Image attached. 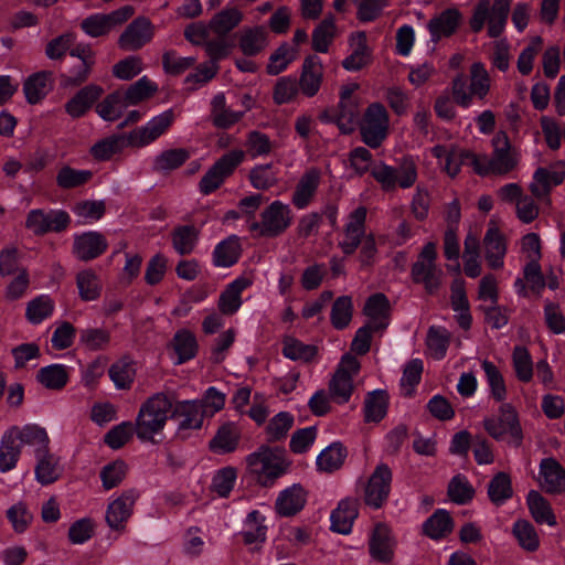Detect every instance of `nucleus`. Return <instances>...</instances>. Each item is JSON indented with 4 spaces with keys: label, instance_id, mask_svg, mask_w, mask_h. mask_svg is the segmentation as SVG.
Segmentation results:
<instances>
[{
    "label": "nucleus",
    "instance_id": "52",
    "mask_svg": "<svg viewBox=\"0 0 565 565\" xmlns=\"http://www.w3.org/2000/svg\"><path fill=\"white\" fill-rule=\"evenodd\" d=\"M36 377L43 386L50 390H61L68 381L66 367L62 364L42 367Z\"/></svg>",
    "mask_w": 565,
    "mask_h": 565
},
{
    "label": "nucleus",
    "instance_id": "58",
    "mask_svg": "<svg viewBox=\"0 0 565 565\" xmlns=\"http://www.w3.org/2000/svg\"><path fill=\"white\" fill-rule=\"evenodd\" d=\"M353 303L349 296L339 297L331 308V323L335 329H344L352 319Z\"/></svg>",
    "mask_w": 565,
    "mask_h": 565
},
{
    "label": "nucleus",
    "instance_id": "5",
    "mask_svg": "<svg viewBox=\"0 0 565 565\" xmlns=\"http://www.w3.org/2000/svg\"><path fill=\"white\" fill-rule=\"evenodd\" d=\"M487 433L497 440H505L519 447L523 439L522 428L516 409L510 403H503L499 407L498 416H489L483 419Z\"/></svg>",
    "mask_w": 565,
    "mask_h": 565
},
{
    "label": "nucleus",
    "instance_id": "26",
    "mask_svg": "<svg viewBox=\"0 0 565 565\" xmlns=\"http://www.w3.org/2000/svg\"><path fill=\"white\" fill-rule=\"evenodd\" d=\"M35 460L34 477L40 484H51L62 476L63 466L60 458L50 449L36 456Z\"/></svg>",
    "mask_w": 565,
    "mask_h": 565
},
{
    "label": "nucleus",
    "instance_id": "39",
    "mask_svg": "<svg viewBox=\"0 0 565 565\" xmlns=\"http://www.w3.org/2000/svg\"><path fill=\"white\" fill-rule=\"evenodd\" d=\"M52 87V73L38 72L24 82L23 90L30 104L39 103Z\"/></svg>",
    "mask_w": 565,
    "mask_h": 565
},
{
    "label": "nucleus",
    "instance_id": "14",
    "mask_svg": "<svg viewBox=\"0 0 565 565\" xmlns=\"http://www.w3.org/2000/svg\"><path fill=\"white\" fill-rule=\"evenodd\" d=\"M174 118V111L167 109L151 118L146 125L131 130L129 139L132 148H141L153 142L169 129Z\"/></svg>",
    "mask_w": 565,
    "mask_h": 565
},
{
    "label": "nucleus",
    "instance_id": "11",
    "mask_svg": "<svg viewBox=\"0 0 565 565\" xmlns=\"http://www.w3.org/2000/svg\"><path fill=\"white\" fill-rule=\"evenodd\" d=\"M139 498L135 489L122 491L118 495H113L107 504L105 520L107 525L118 533H124L127 523L134 513V508Z\"/></svg>",
    "mask_w": 565,
    "mask_h": 565
},
{
    "label": "nucleus",
    "instance_id": "20",
    "mask_svg": "<svg viewBox=\"0 0 565 565\" xmlns=\"http://www.w3.org/2000/svg\"><path fill=\"white\" fill-rule=\"evenodd\" d=\"M537 480L541 488L547 493L565 492V469L552 457L541 461Z\"/></svg>",
    "mask_w": 565,
    "mask_h": 565
},
{
    "label": "nucleus",
    "instance_id": "40",
    "mask_svg": "<svg viewBox=\"0 0 565 565\" xmlns=\"http://www.w3.org/2000/svg\"><path fill=\"white\" fill-rule=\"evenodd\" d=\"M526 502L531 515L537 523H545L550 526H555L557 524L556 516L550 502L541 493L535 490L530 491Z\"/></svg>",
    "mask_w": 565,
    "mask_h": 565
},
{
    "label": "nucleus",
    "instance_id": "30",
    "mask_svg": "<svg viewBox=\"0 0 565 565\" xmlns=\"http://www.w3.org/2000/svg\"><path fill=\"white\" fill-rule=\"evenodd\" d=\"M102 94L103 88L100 86L87 85L66 103L65 110L73 118L82 117Z\"/></svg>",
    "mask_w": 565,
    "mask_h": 565
},
{
    "label": "nucleus",
    "instance_id": "13",
    "mask_svg": "<svg viewBox=\"0 0 565 565\" xmlns=\"http://www.w3.org/2000/svg\"><path fill=\"white\" fill-rule=\"evenodd\" d=\"M70 222V215L65 211L34 209L26 215L25 227L34 235H44L65 230Z\"/></svg>",
    "mask_w": 565,
    "mask_h": 565
},
{
    "label": "nucleus",
    "instance_id": "22",
    "mask_svg": "<svg viewBox=\"0 0 565 565\" xmlns=\"http://www.w3.org/2000/svg\"><path fill=\"white\" fill-rule=\"evenodd\" d=\"M106 238L98 232L89 231L74 236L73 253L81 260L97 258L107 249Z\"/></svg>",
    "mask_w": 565,
    "mask_h": 565
},
{
    "label": "nucleus",
    "instance_id": "46",
    "mask_svg": "<svg viewBox=\"0 0 565 565\" xmlns=\"http://www.w3.org/2000/svg\"><path fill=\"white\" fill-rule=\"evenodd\" d=\"M212 120L216 127L228 128L236 124L243 116V111H234L226 107L225 96L217 94L212 100Z\"/></svg>",
    "mask_w": 565,
    "mask_h": 565
},
{
    "label": "nucleus",
    "instance_id": "7",
    "mask_svg": "<svg viewBox=\"0 0 565 565\" xmlns=\"http://www.w3.org/2000/svg\"><path fill=\"white\" fill-rule=\"evenodd\" d=\"M361 369L360 361L351 355L344 354L338 364V367L329 382V392L332 401L337 404L349 402L353 393V380Z\"/></svg>",
    "mask_w": 565,
    "mask_h": 565
},
{
    "label": "nucleus",
    "instance_id": "27",
    "mask_svg": "<svg viewBox=\"0 0 565 565\" xmlns=\"http://www.w3.org/2000/svg\"><path fill=\"white\" fill-rule=\"evenodd\" d=\"M269 32L264 25L244 28L238 36V45L244 55L253 56L268 45Z\"/></svg>",
    "mask_w": 565,
    "mask_h": 565
},
{
    "label": "nucleus",
    "instance_id": "2",
    "mask_svg": "<svg viewBox=\"0 0 565 565\" xmlns=\"http://www.w3.org/2000/svg\"><path fill=\"white\" fill-rule=\"evenodd\" d=\"M172 408L170 398L156 394L140 407L136 418V434L142 441H154V437L163 430Z\"/></svg>",
    "mask_w": 565,
    "mask_h": 565
},
{
    "label": "nucleus",
    "instance_id": "6",
    "mask_svg": "<svg viewBox=\"0 0 565 565\" xmlns=\"http://www.w3.org/2000/svg\"><path fill=\"white\" fill-rule=\"evenodd\" d=\"M390 129V115L381 103L370 104L360 121L362 140L371 148H377L386 139Z\"/></svg>",
    "mask_w": 565,
    "mask_h": 565
},
{
    "label": "nucleus",
    "instance_id": "57",
    "mask_svg": "<svg viewBox=\"0 0 565 565\" xmlns=\"http://www.w3.org/2000/svg\"><path fill=\"white\" fill-rule=\"evenodd\" d=\"M54 310V301L47 295H41L31 300L26 306V319L33 323H41L49 318Z\"/></svg>",
    "mask_w": 565,
    "mask_h": 565
},
{
    "label": "nucleus",
    "instance_id": "9",
    "mask_svg": "<svg viewBox=\"0 0 565 565\" xmlns=\"http://www.w3.org/2000/svg\"><path fill=\"white\" fill-rule=\"evenodd\" d=\"M292 211L281 201L271 202L260 214V221L250 225L252 231L266 237H276L282 234L292 223Z\"/></svg>",
    "mask_w": 565,
    "mask_h": 565
},
{
    "label": "nucleus",
    "instance_id": "51",
    "mask_svg": "<svg viewBox=\"0 0 565 565\" xmlns=\"http://www.w3.org/2000/svg\"><path fill=\"white\" fill-rule=\"evenodd\" d=\"M108 373L116 388L125 390L130 387L136 374V369L134 363L125 358L115 362Z\"/></svg>",
    "mask_w": 565,
    "mask_h": 565
},
{
    "label": "nucleus",
    "instance_id": "25",
    "mask_svg": "<svg viewBox=\"0 0 565 565\" xmlns=\"http://www.w3.org/2000/svg\"><path fill=\"white\" fill-rule=\"evenodd\" d=\"M307 502V492L299 483H295L279 492L275 509L281 516H292L301 511Z\"/></svg>",
    "mask_w": 565,
    "mask_h": 565
},
{
    "label": "nucleus",
    "instance_id": "56",
    "mask_svg": "<svg viewBox=\"0 0 565 565\" xmlns=\"http://www.w3.org/2000/svg\"><path fill=\"white\" fill-rule=\"evenodd\" d=\"M469 82L472 85V94L476 98L483 100L490 92L491 79L482 63H473L470 67Z\"/></svg>",
    "mask_w": 565,
    "mask_h": 565
},
{
    "label": "nucleus",
    "instance_id": "35",
    "mask_svg": "<svg viewBox=\"0 0 565 565\" xmlns=\"http://www.w3.org/2000/svg\"><path fill=\"white\" fill-rule=\"evenodd\" d=\"M243 12L236 8L226 6L215 13L209 21V28L215 35H227L243 21Z\"/></svg>",
    "mask_w": 565,
    "mask_h": 565
},
{
    "label": "nucleus",
    "instance_id": "47",
    "mask_svg": "<svg viewBox=\"0 0 565 565\" xmlns=\"http://www.w3.org/2000/svg\"><path fill=\"white\" fill-rule=\"evenodd\" d=\"M387 395L382 390L367 394L364 402V419L367 423H379L387 412Z\"/></svg>",
    "mask_w": 565,
    "mask_h": 565
},
{
    "label": "nucleus",
    "instance_id": "4",
    "mask_svg": "<svg viewBox=\"0 0 565 565\" xmlns=\"http://www.w3.org/2000/svg\"><path fill=\"white\" fill-rule=\"evenodd\" d=\"M371 174L384 191H394L397 188L409 189L418 178L416 161L413 157H403L396 167L379 162L371 169Z\"/></svg>",
    "mask_w": 565,
    "mask_h": 565
},
{
    "label": "nucleus",
    "instance_id": "29",
    "mask_svg": "<svg viewBox=\"0 0 565 565\" xmlns=\"http://www.w3.org/2000/svg\"><path fill=\"white\" fill-rule=\"evenodd\" d=\"M351 53L347 56L342 66L350 72H355L366 66L371 61V52L366 44V36L359 32L350 38Z\"/></svg>",
    "mask_w": 565,
    "mask_h": 565
},
{
    "label": "nucleus",
    "instance_id": "61",
    "mask_svg": "<svg viewBox=\"0 0 565 565\" xmlns=\"http://www.w3.org/2000/svg\"><path fill=\"white\" fill-rule=\"evenodd\" d=\"M488 494L490 500L500 505L512 495L511 480L508 475L500 472L489 483Z\"/></svg>",
    "mask_w": 565,
    "mask_h": 565
},
{
    "label": "nucleus",
    "instance_id": "33",
    "mask_svg": "<svg viewBox=\"0 0 565 565\" xmlns=\"http://www.w3.org/2000/svg\"><path fill=\"white\" fill-rule=\"evenodd\" d=\"M320 171L317 169H309L300 178L295 192L292 194V203L298 209H305L312 200L319 183H320Z\"/></svg>",
    "mask_w": 565,
    "mask_h": 565
},
{
    "label": "nucleus",
    "instance_id": "3",
    "mask_svg": "<svg viewBox=\"0 0 565 565\" xmlns=\"http://www.w3.org/2000/svg\"><path fill=\"white\" fill-rule=\"evenodd\" d=\"M248 473L263 486L271 483L281 477L289 468L284 451L279 448L260 446L246 457Z\"/></svg>",
    "mask_w": 565,
    "mask_h": 565
},
{
    "label": "nucleus",
    "instance_id": "21",
    "mask_svg": "<svg viewBox=\"0 0 565 565\" xmlns=\"http://www.w3.org/2000/svg\"><path fill=\"white\" fill-rule=\"evenodd\" d=\"M21 448L26 446L32 449L34 457L49 450L50 437L44 427L38 424H26L22 427H10Z\"/></svg>",
    "mask_w": 565,
    "mask_h": 565
},
{
    "label": "nucleus",
    "instance_id": "23",
    "mask_svg": "<svg viewBox=\"0 0 565 565\" xmlns=\"http://www.w3.org/2000/svg\"><path fill=\"white\" fill-rule=\"evenodd\" d=\"M461 13L457 9H446L433 17L427 23V29L433 42L451 36L460 25Z\"/></svg>",
    "mask_w": 565,
    "mask_h": 565
},
{
    "label": "nucleus",
    "instance_id": "15",
    "mask_svg": "<svg viewBox=\"0 0 565 565\" xmlns=\"http://www.w3.org/2000/svg\"><path fill=\"white\" fill-rule=\"evenodd\" d=\"M484 259L492 269H501L504 266V257L508 252L507 237L498 224L490 220L482 239Z\"/></svg>",
    "mask_w": 565,
    "mask_h": 565
},
{
    "label": "nucleus",
    "instance_id": "64",
    "mask_svg": "<svg viewBox=\"0 0 565 565\" xmlns=\"http://www.w3.org/2000/svg\"><path fill=\"white\" fill-rule=\"evenodd\" d=\"M7 518L17 533L26 531L33 520V515L26 504L19 501L7 510Z\"/></svg>",
    "mask_w": 565,
    "mask_h": 565
},
{
    "label": "nucleus",
    "instance_id": "59",
    "mask_svg": "<svg viewBox=\"0 0 565 565\" xmlns=\"http://www.w3.org/2000/svg\"><path fill=\"white\" fill-rule=\"evenodd\" d=\"M294 415L288 412H280L276 414L266 427L268 439L276 441L285 438L294 426Z\"/></svg>",
    "mask_w": 565,
    "mask_h": 565
},
{
    "label": "nucleus",
    "instance_id": "41",
    "mask_svg": "<svg viewBox=\"0 0 565 565\" xmlns=\"http://www.w3.org/2000/svg\"><path fill=\"white\" fill-rule=\"evenodd\" d=\"M175 413L181 418L180 428L182 429H199L203 425L204 417H207L199 401L180 402Z\"/></svg>",
    "mask_w": 565,
    "mask_h": 565
},
{
    "label": "nucleus",
    "instance_id": "63",
    "mask_svg": "<svg viewBox=\"0 0 565 565\" xmlns=\"http://www.w3.org/2000/svg\"><path fill=\"white\" fill-rule=\"evenodd\" d=\"M109 341L110 333L102 328H87L79 334V343L90 351L105 349Z\"/></svg>",
    "mask_w": 565,
    "mask_h": 565
},
{
    "label": "nucleus",
    "instance_id": "31",
    "mask_svg": "<svg viewBox=\"0 0 565 565\" xmlns=\"http://www.w3.org/2000/svg\"><path fill=\"white\" fill-rule=\"evenodd\" d=\"M323 68L318 56H309L303 63V70L298 86L308 96H315L321 85Z\"/></svg>",
    "mask_w": 565,
    "mask_h": 565
},
{
    "label": "nucleus",
    "instance_id": "17",
    "mask_svg": "<svg viewBox=\"0 0 565 565\" xmlns=\"http://www.w3.org/2000/svg\"><path fill=\"white\" fill-rule=\"evenodd\" d=\"M365 220L366 209L364 206L356 207L347 216L342 237L338 243L345 255L353 254L365 236Z\"/></svg>",
    "mask_w": 565,
    "mask_h": 565
},
{
    "label": "nucleus",
    "instance_id": "18",
    "mask_svg": "<svg viewBox=\"0 0 565 565\" xmlns=\"http://www.w3.org/2000/svg\"><path fill=\"white\" fill-rule=\"evenodd\" d=\"M396 540L391 529L377 523L369 537V552L372 558L381 563H391L394 558Z\"/></svg>",
    "mask_w": 565,
    "mask_h": 565
},
{
    "label": "nucleus",
    "instance_id": "53",
    "mask_svg": "<svg viewBox=\"0 0 565 565\" xmlns=\"http://www.w3.org/2000/svg\"><path fill=\"white\" fill-rule=\"evenodd\" d=\"M481 367L486 374V380L490 388L491 396L497 402H502L507 397V387L503 375L499 369L490 361L483 360Z\"/></svg>",
    "mask_w": 565,
    "mask_h": 565
},
{
    "label": "nucleus",
    "instance_id": "42",
    "mask_svg": "<svg viewBox=\"0 0 565 565\" xmlns=\"http://www.w3.org/2000/svg\"><path fill=\"white\" fill-rule=\"evenodd\" d=\"M345 458V448L340 443H333L318 455L316 465L320 471L333 472L342 467Z\"/></svg>",
    "mask_w": 565,
    "mask_h": 565
},
{
    "label": "nucleus",
    "instance_id": "44",
    "mask_svg": "<svg viewBox=\"0 0 565 565\" xmlns=\"http://www.w3.org/2000/svg\"><path fill=\"white\" fill-rule=\"evenodd\" d=\"M239 254V241L236 236H231L215 246L213 252L214 265L217 267H230L238 260Z\"/></svg>",
    "mask_w": 565,
    "mask_h": 565
},
{
    "label": "nucleus",
    "instance_id": "60",
    "mask_svg": "<svg viewBox=\"0 0 565 565\" xmlns=\"http://www.w3.org/2000/svg\"><path fill=\"white\" fill-rule=\"evenodd\" d=\"M157 90L158 85L150 81L147 76H142L136 83L130 85L126 92L122 93L128 100V104L131 106L149 98Z\"/></svg>",
    "mask_w": 565,
    "mask_h": 565
},
{
    "label": "nucleus",
    "instance_id": "62",
    "mask_svg": "<svg viewBox=\"0 0 565 565\" xmlns=\"http://www.w3.org/2000/svg\"><path fill=\"white\" fill-rule=\"evenodd\" d=\"M513 533L520 545L530 552H534L540 546L539 535L534 526L527 521L520 520L513 525Z\"/></svg>",
    "mask_w": 565,
    "mask_h": 565
},
{
    "label": "nucleus",
    "instance_id": "48",
    "mask_svg": "<svg viewBox=\"0 0 565 565\" xmlns=\"http://www.w3.org/2000/svg\"><path fill=\"white\" fill-rule=\"evenodd\" d=\"M337 34L333 17H326L312 32V47L319 53H326Z\"/></svg>",
    "mask_w": 565,
    "mask_h": 565
},
{
    "label": "nucleus",
    "instance_id": "43",
    "mask_svg": "<svg viewBox=\"0 0 565 565\" xmlns=\"http://www.w3.org/2000/svg\"><path fill=\"white\" fill-rule=\"evenodd\" d=\"M76 286L83 301L97 300L102 294V281L92 269H84L76 275Z\"/></svg>",
    "mask_w": 565,
    "mask_h": 565
},
{
    "label": "nucleus",
    "instance_id": "16",
    "mask_svg": "<svg viewBox=\"0 0 565 565\" xmlns=\"http://www.w3.org/2000/svg\"><path fill=\"white\" fill-rule=\"evenodd\" d=\"M392 483V471L385 463L376 466L364 489L365 503L379 509L387 500Z\"/></svg>",
    "mask_w": 565,
    "mask_h": 565
},
{
    "label": "nucleus",
    "instance_id": "12",
    "mask_svg": "<svg viewBox=\"0 0 565 565\" xmlns=\"http://www.w3.org/2000/svg\"><path fill=\"white\" fill-rule=\"evenodd\" d=\"M134 13L135 9L131 6H124L107 14L95 13L82 21V29L92 38L103 36L121 25Z\"/></svg>",
    "mask_w": 565,
    "mask_h": 565
},
{
    "label": "nucleus",
    "instance_id": "37",
    "mask_svg": "<svg viewBox=\"0 0 565 565\" xmlns=\"http://www.w3.org/2000/svg\"><path fill=\"white\" fill-rule=\"evenodd\" d=\"M130 105L120 90L107 95L96 105L97 115L105 121H116Z\"/></svg>",
    "mask_w": 565,
    "mask_h": 565
},
{
    "label": "nucleus",
    "instance_id": "10",
    "mask_svg": "<svg viewBox=\"0 0 565 565\" xmlns=\"http://www.w3.org/2000/svg\"><path fill=\"white\" fill-rule=\"evenodd\" d=\"M245 152L235 149L223 154L203 175L200 181V191L210 194L215 191L224 180L243 162Z\"/></svg>",
    "mask_w": 565,
    "mask_h": 565
},
{
    "label": "nucleus",
    "instance_id": "19",
    "mask_svg": "<svg viewBox=\"0 0 565 565\" xmlns=\"http://www.w3.org/2000/svg\"><path fill=\"white\" fill-rule=\"evenodd\" d=\"M154 34V26L147 18H137L134 20L119 38V46L127 51L141 49L150 42Z\"/></svg>",
    "mask_w": 565,
    "mask_h": 565
},
{
    "label": "nucleus",
    "instance_id": "28",
    "mask_svg": "<svg viewBox=\"0 0 565 565\" xmlns=\"http://www.w3.org/2000/svg\"><path fill=\"white\" fill-rule=\"evenodd\" d=\"M359 514L358 502L353 499H344L331 513V530L340 534H349L353 522Z\"/></svg>",
    "mask_w": 565,
    "mask_h": 565
},
{
    "label": "nucleus",
    "instance_id": "8",
    "mask_svg": "<svg viewBox=\"0 0 565 565\" xmlns=\"http://www.w3.org/2000/svg\"><path fill=\"white\" fill-rule=\"evenodd\" d=\"M437 247L433 242L424 245L418 259L412 267V276L416 282L424 285L425 289L433 294L441 285L443 269L436 265Z\"/></svg>",
    "mask_w": 565,
    "mask_h": 565
},
{
    "label": "nucleus",
    "instance_id": "32",
    "mask_svg": "<svg viewBox=\"0 0 565 565\" xmlns=\"http://www.w3.org/2000/svg\"><path fill=\"white\" fill-rule=\"evenodd\" d=\"M239 439V427L235 423H225L210 441V448L216 454H228L237 448Z\"/></svg>",
    "mask_w": 565,
    "mask_h": 565
},
{
    "label": "nucleus",
    "instance_id": "45",
    "mask_svg": "<svg viewBox=\"0 0 565 565\" xmlns=\"http://www.w3.org/2000/svg\"><path fill=\"white\" fill-rule=\"evenodd\" d=\"M266 532L265 516L257 510L249 512L244 521L242 531L244 542L246 544L264 542L266 540Z\"/></svg>",
    "mask_w": 565,
    "mask_h": 565
},
{
    "label": "nucleus",
    "instance_id": "38",
    "mask_svg": "<svg viewBox=\"0 0 565 565\" xmlns=\"http://www.w3.org/2000/svg\"><path fill=\"white\" fill-rule=\"evenodd\" d=\"M21 455V444H19L11 430L7 429L0 441V472L6 473L17 467Z\"/></svg>",
    "mask_w": 565,
    "mask_h": 565
},
{
    "label": "nucleus",
    "instance_id": "34",
    "mask_svg": "<svg viewBox=\"0 0 565 565\" xmlns=\"http://www.w3.org/2000/svg\"><path fill=\"white\" fill-rule=\"evenodd\" d=\"M388 301L382 294L371 296L365 306L364 313L369 318L367 326L373 330H381L388 326Z\"/></svg>",
    "mask_w": 565,
    "mask_h": 565
},
{
    "label": "nucleus",
    "instance_id": "36",
    "mask_svg": "<svg viewBox=\"0 0 565 565\" xmlns=\"http://www.w3.org/2000/svg\"><path fill=\"white\" fill-rule=\"evenodd\" d=\"M132 147L127 135H113L97 141L90 148V154L99 161H106L114 154L121 152L125 148Z\"/></svg>",
    "mask_w": 565,
    "mask_h": 565
},
{
    "label": "nucleus",
    "instance_id": "1",
    "mask_svg": "<svg viewBox=\"0 0 565 565\" xmlns=\"http://www.w3.org/2000/svg\"><path fill=\"white\" fill-rule=\"evenodd\" d=\"M491 142L493 148L491 157L467 153L465 158L480 175H503L511 172L519 162V153L512 148L508 135L504 131H498Z\"/></svg>",
    "mask_w": 565,
    "mask_h": 565
},
{
    "label": "nucleus",
    "instance_id": "50",
    "mask_svg": "<svg viewBox=\"0 0 565 565\" xmlns=\"http://www.w3.org/2000/svg\"><path fill=\"white\" fill-rule=\"evenodd\" d=\"M173 349L178 355V364L193 359L198 350V343L194 334L189 330L178 331L173 338Z\"/></svg>",
    "mask_w": 565,
    "mask_h": 565
},
{
    "label": "nucleus",
    "instance_id": "54",
    "mask_svg": "<svg viewBox=\"0 0 565 565\" xmlns=\"http://www.w3.org/2000/svg\"><path fill=\"white\" fill-rule=\"evenodd\" d=\"M449 340L450 334L445 328H429L426 339L428 354L436 360L443 359L446 355Z\"/></svg>",
    "mask_w": 565,
    "mask_h": 565
},
{
    "label": "nucleus",
    "instance_id": "55",
    "mask_svg": "<svg viewBox=\"0 0 565 565\" xmlns=\"http://www.w3.org/2000/svg\"><path fill=\"white\" fill-rule=\"evenodd\" d=\"M452 529V521L449 513L445 510L436 511L425 523L424 531L425 533L434 539L438 540L448 533H450Z\"/></svg>",
    "mask_w": 565,
    "mask_h": 565
},
{
    "label": "nucleus",
    "instance_id": "49",
    "mask_svg": "<svg viewBox=\"0 0 565 565\" xmlns=\"http://www.w3.org/2000/svg\"><path fill=\"white\" fill-rule=\"evenodd\" d=\"M563 179L562 173L550 172L546 169L540 168L534 173L530 185L531 192L537 199H543L548 194L552 186L562 183Z\"/></svg>",
    "mask_w": 565,
    "mask_h": 565
},
{
    "label": "nucleus",
    "instance_id": "24",
    "mask_svg": "<svg viewBox=\"0 0 565 565\" xmlns=\"http://www.w3.org/2000/svg\"><path fill=\"white\" fill-rule=\"evenodd\" d=\"M250 285L252 280L246 277H237L231 281L218 297L217 308L220 312L225 316L236 313L243 305L242 294Z\"/></svg>",
    "mask_w": 565,
    "mask_h": 565
}]
</instances>
